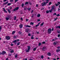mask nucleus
I'll use <instances>...</instances> for the list:
<instances>
[{"mask_svg":"<svg viewBox=\"0 0 60 60\" xmlns=\"http://www.w3.org/2000/svg\"><path fill=\"white\" fill-rule=\"evenodd\" d=\"M44 24V22H43L42 23V24H41L40 26H43V24Z\"/></svg>","mask_w":60,"mask_h":60,"instance_id":"obj_22","label":"nucleus"},{"mask_svg":"<svg viewBox=\"0 0 60 60\" xmlns=\"http://www.w3.org/2000/svg\"><path fill=\"white\" fill-rule=\"evenodd\" d=\"M47 55L49 56H51V53H50V52H48V53Z\"/></svg>","mask_w":60,"mask_h":60,"instance_id":"obj_18","label":"nucleus"},{"mask_svg":"<svg viewBox=\"0 0 60 60\" xmlns=\"http://www.w3.org/2000/svg\"><path fill=\"white\" fill-rule=\"evenodd\" d=\"M60 4V2H58L57 4H55V5L56 6H57L58 5H59V4ZM59 6V8H60V5Z\"/></svg>","mask_w":60,"mask_h":60,"instance_id":"obj_2","label":"nucleus"},{"mask_svg":"<svg viewBox=\"0 0 60 60\" xmlns=\"http://www.w3.org/2000/svg\"><path fill=\"white\" fill-rule=\"evenodd\" d=\"M45 42L43 41L42 42V44H44L45 43Z\"/></svg>","mask_w":60,"mask_h":60,"instance_id":"obj_48","label":"nucleus"},{"mask_svg":"<svg viewBox=\"0 0 60 60\" xmlns=\"http://www.w3.org/2000/svg\"><path fill=\"white\" fill-rule=\"evenodd\" d=\"M31 39H34V38L33 37H31Z\"/></svg>","mask_w":60,"mask_h":60,"instance_id":"obj_54","label":"nucleus"},{"mask_svg":"<svg viewBox=\"0 0 60 60\" xmlns=\"http://www.w3.org/2000/svg\"><path fill=\"white\" fill-rule=\"evenodd\" d=\"M60 34H58V37H60Z\"/></svg>","mask_w":60,"mask_h":60,"instance_id":"obj_46","label":"nucleus"},{"mask_svg":"<svg viewBox=\"0 0 60 60\" xmlns=\"http://www.w3.org/2000/svg\"><path fill=\"white\" fill-rule=\"evenodd\" d=\"M39 32H37V34H39Z\"/></svg>","mask_w":60,"mask_h":60,"instance_id":"obj_61","label":"nucleus"},{"mask_svg":"<svg viewBox=\"0 0 60 60\" xmlns=\"http://www.w3.org/2000/svg\"><path fill=\"white\" fill-rule=\"evenodd\" d=\"M49 5H50L51 4V2H50L49 3Z\"/></svg>","mask_w":60,"mask_h":60,"instance_id":"obj_53","label":"nucleus"},{"mask_svg":"<svg viewBox=\"0 0 60 60\" xmlns=\"http://www.w3.org/2000/svg\"><path fill=\"white\" fill-rule=\"evenodd\" d=\"M29 29L28 28L26 29V32H28V31H29Z\"/></svg>","mask_w":60,"mask_h":60,"instance_id":"obj_14","label":"nucleus"},{"mask_svg":"<svg viewBox=\"0 0 60 60\" xmlns=\"http://www.w3.org/2000/svg\"><path fill=\"white\" fill-rule=\"evenodd\" d=\"M57 48V49H60V46H58Z\"/></svg>","mask_w":60,"mask_h":60,"instance_id":"obj_45","label":"nucleus"},{"mask_svg":"<svg viewBox=\"0 0 60 60\" xmlns=\"http://www.w3.org/2000/svg\"><path fill=\"white\" fill-rule=\"evenodd\" d=\"M6 60H8V58H7L6 59Z\"/></svg>","mask_w":60,"mask_h":60,"instance_id":"obj_64","label":"nucleus"},{"mask_svg":"<svg viewBox=\"0 0 60 60\" xmlns=\"http://www.w3.org/2000/svg\"><path fill=\"white\" fill-rule=\"evenodd\" d=\"M14 38H15V39H16V37L15 36L14 37Z\"/></svg>","mask_w":60,"mask_h":60,"instance_id":"obj_60","label":"nucleus"},{"mask_svg":"<svg viewBox=\"0 0 60 60\" xmlns=\"http://www.w3.org/2000/svg\"><path fill=\"white\" fill-rule=\"evenodd\" d=\"M56 15V13H54L53 14V16H54V15Z\"/></svg>","mask_w":60,"mask_h":60,"instance_id":"obj_40","label":"nucleus"},{"mask_svg":"<svg viewBox=\"0 0 60 60\" xmlns=\"http://www.w3.org/2000/svg\"><path fill=\"white\" fill-rule=\"evenodd\" d=\"M28 49L27 50H26V52H29V50H30V47H29V46H28Z\"/></svg>","mask_w":60,"mask_h":60,"instance_id":"obj_6","label":"nucleus"},{"mask_svg":"<svg viewBox=\"0 0 60 60\" xmlns=\"http://www.w3.org/2000/svg\"><path fill=\"white\" fill-rule=\"evenodd\" d=\"M46 3L45 2H44V3H42L41 4L42 6H45L46 5Z\"/></svg>","mask_w":60,"mask_h":60,"instance_id":"obj_3","label":"nucleus"},{"mask_svg":"<svg viewBox=\"0 0 60 60\" xmlns=\"http://www.w3.org/2000/svg\"><path fill=\"white\" fill-rule=\"evenodd\" d=\"M25 60H27V58H25Z\"/></svg>","mask_w":60,"mask_h":60,"instance_id":"obj_63","label":"nucleus"},{"mask_svg":"<svg viewBox=\"0 0 60 60\" xmlns=\"http://www.w3.org/2000/svg\"><path fill=\"white\" fill-rule=\"evenodd\" d=\"M18 33L19 34H21V33H22V32L20 31L18 32Z\"/></svg>","mask_w":60,"mask_h":60,"instance_id":"obj_41","label":"nucleus"},{"mask_svg":"<svg viewBox=\"0 0 60 60\" xmlns=\"http://www.w3.org/2000/svg\"><path fill=\"white\" fill-rule=\"evenodd\" d=\"M16 16H15L14 17V20H16Z\"/></svg>","mask_w":60,"mask_h":60,"instance_id":"obj_35","label":"nucleus"},{"mask_svg":"<svg viewBox=\"0 0 60 60\" xmlns=\"http://www.w3.org/2000/svg\"><path fill=\"white\" fill-rule=\"evenodd\" d=\"M10 2H13V0H10Z\"/></svg>","mask_w":60,"mask_h":60,"instance_id":"obj_47","label":"nucleus"},{"mask_svg":"<svg viewBox=\"0 0 60 60\" xmlns=\"http://www.w3.org/2000/svg\"><path fill=\"white\" fill-rule=\"evenodd\" d=\"M56 44H57V42H54L53 43V44H54V45H56Z\"/></svg>","mask_w":60,"mask_h":60,"instance_id":"obj_29","label":"nucleus"},{"mask_svg":"<svg viewBox=\"0 0 60 60\" xmlns=\"http://www.w3.org/2000/svg\"><path fill=\"white\" fill-rule=\"evenodd\" d=\"M2 54H6V52L4 51H3L2 52Z\"/></svg>","mask_w":60,"mask_h":60,"instance_id":"obj_16","label":"nucleus"},{"mask_svg":"<svg viewBox=\"0 0 60 60\" xmlns=\"http://www.w3.org/2000/svg\"><path fill=\"white\" fill-rule=\"evenodd\" d=\"M30 25H34V23H33V22H31L30 23Z\"/></svg>","mask_w":60,"mask_h":60,"instance_id":"obj_34","label":"nucleus"},{"mask_svg":"<svg viewBox=\"0 0 60 60\" xmlns=\"http://www.w3.org/2000/svg\"><path fill=\"white\" fill-rule=\"evenodd\" d=\"M21 20H23V18H21L20 19Z\"/></svg>","mask_w":60,"mask_h":60,"instance_id":"obj_50","label":"nucleus"},{"mask_svg":"<svg viewBox=\"0 0 60 60\" xmlns=\"http://www.w3.org/2000/svg\"><path fill=\"white\" fill-rule=\"evenodd\" d=\"M28 4V2H26L25 3V5H26V4Z\"/></svg>","mask_w":60,"mask_h":60,"instance_id":"obj_25","label":"nucleus"},{"mask_svg":"<svg viewBox=\"0 0 60 60\" xmlns=\"http://www.w3.org/2000/svg\"><path fill=\"white\" fill-rule=\"evenodd\" d=\"M56 16H57V17H58L59 16H60V14H58L57 15H56Z\"/></svg>","mask_w":60,"mask_h":60,"instance_id":"obj_32","label":"nucleus"},{"mask_svg":"<svg viewBox=\"0 0 60 60\" xmlns=\"http://www.w3.org/2000/svg\"><path fill=\"white\" fill-rule=\"evenodd\" d=\"M47 13H49V11H46Z\"/></svg>","mask_w":60,"mask_h":60,"instance_id":"obj_39","label":"nucleus"},{"mask_svg":"<svg viewBox=\"0 0 60 60\" xmlns=\"http://www.w3.org/2000/svg\"><path fill=\"white\" fill-rule=\"evenodd\" d=\"M13 42L14 43H15V44H17V40H15V41H13Z\"/></svg>","mask_w":60,"mask_h":60,"instance_id":"obj_8","label":"nucleus"},{"mask_svg":"<svg viewBox=\"0 0 60 60\" xmlns=\"http://www.w3.org/2000/svg\"><path fill=\"white\" fill-rule=\"evenodd\" d=\"M24 4H22V7L23 8V7H24Z\"/></svg>","mask_w":60,"mask_h":60,"instance_id":"obj_30","label":"nucleus"},{"mask_svg":"<svg viewBox=\"0 0 60 60\" xmlns=\"http://www.w3.org/2000/svg\"><path fill=\"white\" fill-rule=\"evenodd\" d=\"M8 3V1L6 3L5 2L3 3V5H6Z\"/></svg>","mask_w":60,"mask_h":60,"instance_id":"obj_9","label":"nucleus"},{"mask_svg":"<svg viewBox=\"0 0 60 60\" xmlns=\"http://www.w3.org/2000/svg\"><path fill=\"white\" fill-rule=\"evenodd\" d=\"M46 49V47L45 46L44 47L42 48V50L43 51H45Z\"/></svg>","mask_w":60,"mask_h":60,"instance_id":"obj_7","label":"nucleus"},{"mask_svg":"<svg viewBox=\"0 0 60 60\" xmlns=\"http://www.w3.org/2000/svg\"><path fill=\"white\" fill-rule=\"evenodd\" d=\"M41 23V22H39L38 23V25H36V26H35L36 27H37V26H39V25H40V24Z\"/></svg>","mask_w":60,"mask_h":60,"instance_id":"obj_17","label":"nucleus"},{"mask_svg":"<svg viewBox=\"0 0 60 60\" xmlns=\"http://www.w3.org/2000/svg\"><path fill=\"white\" fill-rule=\"evenodd\" d=\"M36 49H37V48H34L33 49V51H35V50H36Z\"/></svg>","mask_w":60,"mask_h":60,"instance_id":"obj_24","label":"nucleus"},{"mask_svg":"<svg viewBox=\"0 0 60 60\" xmlns=\"http://www.w3.org/2000/svg\"><path fill=\"white\" fill-rule=\"evenodd\" d=\"M57 38H55V41H56V40H57Z\"/></svg>","mask_w":60,"mask_h":60,"instance_id":"obj_49","label":"nucleus"},{"mask_svg":"<svg viewBox=\"0 0 60 60\" xmlns=\"http://www.w3.org/2000/svg\"><path fill=\"white\" fill-rule=\"evenodd\" d=\"M28 35L29 36H31V34H30V33L29 34H28Z\"/></svg>","mask_w":60,"mask_h":60,"instance_id":"obj_44","label":"nucleus"},{"mask_svg":"<svg viewBox=\"0 0 60 60\" xmlns=\"http://www.w3.org/2000/svg\"><path fill=\"white\" fill-rule=\"evenodd\" d=\"M33 11H34V10H32L31 11V13H33Z\"/></svg>","mask_w":60,"mask_h":60,"instance_id":"obj_59","label":"nucleus"},{"mask_svg":"<svg viewBox=\"0 0 60 60\" xmlns=\"http://www.w3.org/2000/svg\"><path fill=\"white\" fill-rule=\"evenodd\" d=\"M19 27L20 28H22L23 27V25L22 24H20L19 26Z\"/></svg>","mask_w":60,"mask_h":60,"instance_id":"obj_12","label":"nucleus"},{"mask_svg":"<svg viewBox=\"0 0 60 60\" xmlns=\"http://www.w3.org/2000/svg\"><path fill=\"white\" fill-rule=\"evenodd\" d=\"M56 28H60V26H56Z\"/></svg>","mask_w":60,"mask_h":60,"instance_id":"obj_21","label":"nucleus"},{"mask_svg":"<svg viewBox=\"0 0 60 60\" xmlns=\"http://www.w3.org/2000/svg\"><path fill=\"white\" fill-rule=\"evenodd\" d=\"M19 7H17L16 8H15L14 10L13 11H17L18 10H19Z\"/></svg>","mask_w":60,"mask_h":60,"instance_id":"obj_5","label":"nucleus"},{"mask_svg":"<svg viewBox=\"0 0 60 60\" xmlns=\"http://www.w3.org/2000/svg\"><path fill=\"white\" fill-rule=\"evenodd\" d=\"M28 11H30V10H31V8H28Z\"/></svg>","mask_w":60,"mask_h":60,"instance_id":"obj_52","label":"nucleus"},{"mask_svg":"<svg viewBox=\"0 0 60 60\" xmlns=\"http://www.w3.org/2000/svg\"><path fill=\"white\" fill-rule=\"evenodd\" d=\"M13 52H14V51H13V50H12V51H10V52L11 53H13Z\"/></svg>","mask_w":60,"mask_h":60,"instance_id":"obj_42","label":"nucleus"},{"mask_svg":"<svg viewBox=\"0 0 60 60\" xmlns=\"http://www.w3.org/2000/svg\"><path fill=\"white\" fill-rule=\"evenodd\" d=\"M7 0H4V2H6V1Z\"/></svg>","mask_w":60,"mask_h":60,"instance_id":"obj_58","label":"nucleus"},{"mask_svg":"<svg viewBox=\"0 0 60 60\" xmlns=\"http://www.w3.org/2000/svg\"><path fill=\"white\" fill-rule=\"evenodd\" d=\"M3 9L4 10V12L7 13V11H6L5 10V8H3Z\"/></svg>","mask_w":60,"mask_h":60,"instance_id":"obj_10","label":"nucleus"},{"mask_svg":"<svg viewBox=\"0 0 60 60\" xmlns=\"http://www.w3.org/2000/svg\"><path fill=\"white\" fill-rule=\"evenodd\" d=\"M41 16V15H40V14H39L38 15H37V17H40Z\"/></svg>","mask_w":60,"mask_h":60,"instance_id":"obj_26","label":"nucleus"},{"mask_svg":"<svg viewBox=\"0 0 60 60\" xmlns=\"http://www.w3.org/2000/svg\"><path fill=\"white\" fill-rule=\"evenodd\" d=\"M25 27H31V26H29V25H25Z\"/></svg>","mask_w":60,"mask_h":60,"instance_id":"obj_13","label":"nucleus"},{"mask_svg":"<svg viewBox=\"0 0 60 60\" xmlns=\"http://www.w3.org/2000/svg\"><path fill=\"white\" fill-rule=\"evenodd\" d=\"M41 45V43H39L38 44V45L39 46H40V45Z\"/></svg>","mask_w":60,"mask_h":60,"instance_id":"obj_38","label":"nucleus"},{"mask_svg":"<svg viewBox=\"0 0 60 60\" xmlns=\"http://www.w3.org/2000/svg\"><path fill=\"white\" fill-rule=\"evenodd\" d=\"M41 58H42V59L43 58V55L41 56Z\"/></svg>","mask_w":60,"mask_h":60,"instance_id":"obj_43","label":"nucleus"},{"mask_svg":"<svg viewBox=\"0 0 60 60\" xmlns=\"http://www.w3.org/2000/svg\"><path fill=\"white\" fill-rule=\"evenodd\" d=\"M6 20H8L9 19V18L8 17H6Z\"/></svg>","mask_w":60,"mask_h":60,"instance_id":"obj_23","label":"nucleus"},{"mask_svg":"<svg viewBox=\"0 0 60 60\" xmlns=\"http://www.w3.org/2000/svg\"><path fill=\"white\" fill-rule=\"evenodd\" d=\"M60 51V49H57L56 50V52L57 53H58V52H59Z\"/></svg>","mask_w":60,"mask_h":60,"instance_id":"obj_15","label":"nucleus"},{"mask_svg":"<svg viewBox=\"0 0 60 60\" xmlns=\"http://www.w3.org/2000/svg\"><path fill=\"white\" fill-rule=\"evenodd\" d=\"M18 0H15V2H17Z\"/></svg>","mask_w":60,"mask_h":60,"instance_id":"obj_56","label":"nucleus"},{"mask_svg":"<svg viewBox=\"0 0 60 60\" xmlns=\"http://www.w3.org/2000/svg\"><path fill=\"white\" fill-rule=\"evenodd\" d=\"M15 32H16V31H13L12 32V34H15Z\"/></svg>","mask_w":60,"mask_h":60,"instance_id":"obj_27","label":"nucleus"},{"mask_svg":"<svg viewBox=\"0 0 60 60\" xmlns=\"http://www.w3.org/2000/svg\"><path fill=\"white\" fill-rule=\"evenodd\" d=\"M19 45V43H18L17 44V45Z\"/></svg>","mask_w":60,"mask_h":60,"instance_id":"obj_55","label":"nucleus"},{"mask_svg":"<svg viewBox=\"0 0 60 60\" xmlns=\"http://www.w3.org/2000/svg\"><path fill=\"white\" fill-rule=\"evenodd\" d=\"M36 7H38V4H37L36 5Z\"/></svg>","mask_w":60,"mask_h":60,"instance_id":"obj_51","label":"nucleus"},{"mask_svg":"<svg viewBox=\"0 0 60 60\" xmlns=\"http://www.w3.org/2000/svg\"><path fill=\"white\" fill-rule=\"evenodd\" d=\"M11 4V3H9L7 5L9 6V5H10Z\"/></svg>","mask_w":60,"mask_h":60,"instance_id":"obj_33","label":"nucleus"},{"mask_svg":"<svg viewBox=\"0 0 60 60\" xmlns=\"http://www.w3.org/2000/svg\"><path fill=\"white\" fill-rule=\"evenodd\" d=\"M45 2H45L46 4H48V3H49V0H46L45 1Z\"/></svg>","mask_w":60,"mask_h":60,"instance_id":"obj_19","label":"nucleus"},{"mask_svg":"<svg viewBox=\"0 0 60 60\" xmlns=\"http://www.w3.org/2000/svg\"><path fill=\"white\" fill-rule=\"evenodd\" d=\"M57 32L58 34H60V30L57 31Z\"/></svg>","mask_w":60,"mask_h":60,"instance_id":"obj_37","label":"nucleus"},{"mask_svg":"<svg viewBox=\"0 0 60 60\" xmlns=\"http://www.w3.org/2000/svg\"><path fill=\"white\" fill-rule=\"evenodd\" d=\"M38 21H40V19H38Z\"/></svg>","mask_w":60,"mask_h":60,"instance_id":"obj_62","label":"nucleus"},{"mask_svg":"<svg viewBox=\"0 0 60 60\" xmlns=\"http://www.w3.org/2000/svg\"><path fill=\"white\" fill-rule=\"evenodd\" d=\"M55 8V6L53 5L52 6V10H54V8Z\"/></svg>","mask_w":60,"mask_h":60,"instance_id":"obj_11","label":"nucleus"},{"mask_svg":"<svg viewBox=\"0 0 60 60\" xmlns=\"http://www.w3.org/2000/svg\"><path fill=\"white\" fill-rule=\"evenodd\" d=\"M8 12L9 13H11V11H10V9H8Z\"/></svg>","mask_w":60,"mask_h":60,"instance_id":"obj_20","label":"nucleus"},{"mask_svg":"<svg viewBox=\"0 0 60 60\" xmlns=\"http://www.w3.org/2000/svg\"><path fill=\"white\" fill-rule=\"evenodd\" d=\"M2 29V26H0V32L1 31V30Z\"/></svg>","mask_w":60,"mask_h":60,"instance_id":"obj_36","label":"nucleus"},{"mask_svg":"<svg viewBox=\"0 0 60 60\" xmlns=\"http://www.w3.org/2000/svg\"><path fill=\"white\" fill-rule=\"evenodd\" d=\"M17 56H18V55L17 54H16V55L15 56V58H17V57H18Z\"/></svg>","mask_w":60,"mask_h":60,"instance_id":"obj_31","label":"nucleus"},{"mask_svg":"<svg viewBox=\"0 0 60 60\" xmlns=\"http://www.w3.org/2000/svg\"><path fill=\"white\" fill-rule=\"evenodd\" d=\"M52 10H53L52 9H51V10H49V11L50 13L52 11Z\"/></svg>","mask_w":60,"mask_h":60,"instance_id":"obj_28","label":"nucleus"},{"mask_svg":"<svg viewBox=\"0 0 60 60\" xmlns=\"http://www.w3.org/2000/svg\"><path fill=\"white\" fill-rule=\"evenodd\" d=\"M6 38L7 40L10 39V37L9 36H7L6 37Z\"/></svg>","mask_w":60,"mask_h":60,"instance_id":"obj_4","label":"nucleus"},{"mask_svg":"<svg viewBox=\"0 0 60 60\" xmlns=\"http://www.w3.org/2000/svg\"><path fill=\"white\" fill-rule=\"evenodd\" d=\"M28 20H29L27 19H26V22L27 21H28Z\"/></svg>","mask_w":60,"mask_h":60,"instance_id":"obj_57","label":"nucleus"},{"mask_svg":"<svg viewBox=\"0 0 60 60\" xmlns=\"http://www.w3.org/2000/svg\"><path fill=\"white\" fill-rule=\"evenodd\" d=\"M51 29L50 28H49L48 30V34H51V33L52 31Z\"/></svg>","mask_w":60,"mask_h":60,"instance_id":"obj_1","label":"nucleus"}]
</instances>
